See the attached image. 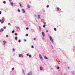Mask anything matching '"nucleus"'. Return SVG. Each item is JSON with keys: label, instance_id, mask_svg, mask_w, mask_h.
<instances>
[{"label": "nucleus", "instance_id": "nucleus-26", "mask_svg": "<svg viewBox=\"0 0 75 75\" xmlns=\"http://www.w3.org/2000/svg\"><path fill=\"white\" fill-rule=\"evenodd\" d=\"M14 32H15V31H14V30H13V31H12V33H14Z\"/></svg>", "mask_w": 75, "mask_h": 75}, {"label": "nucleus", "instance_id": "nucleus-24", "mask_svg": "<svg viewBox=\"0 0 75 75\" xmlns=\"http://www.w3.org/2000/svg\"><path fill=\"white\" fill-rule=\"evenodd\" d=\"M14 35H17V33H15Z\"/></svg>", "mask_w": 75, "mask_h": 75}, {"label": "nucleus", "instance_id": "nucleus-30", "mask_svg": "<svg viewBox=\"0 0 75 75\" xmlns=\"http://www.w3.org/2000/svg\"><path fill=\"white\" fill-rule=\"evenodd\" d=\"M28 34H26V35H25V36H26V37H27V36H28Z\"/></svg>", "mask_w": 75, "mask_h": 75}, {"label": "nucleus", "instance_id": "nucleus-33", "mask_svg": "<svg viewBox=\"0 0 75 75\" xmlns=\"http://www.w3.org/2000/svg\"><path fill=\"white\" fill-rule=\"evenodd\" d=\"M26 30H28L29 29V28H26Z\"/></svg>", "mask_w": 75, "mask_h": 75}, {"label": "nucleus", "instance_id": "nucleus-6", "mask_svg": "<svg viewBox=\"0 0 75 75\" xmlns=\"http://www.w3.org/2000/svg\"><path fill=\"white\" fill-rule=\"evenodd\" d=\"M4 45H6V43H7V42H6V41H4Z\"/></svg>", "mask_w": 75, "mask_h": 75}, {"label": "nucleus", "instance_id": "nucleus-14", "mask_svg": "<svg viewBox=\"0 0 75 75\" xmlns=\"http://www.w3.org/2000/svg\"><path fill=\"white\" fill-rule=\"evenodd\" d=\"M39 29L40 30V31H41V27H39Z\"/></svg>", "mask_w": 75, "mask_h": 75}, {"label": "nucleus", "instance_id": "nucleus-32", "mask_svg": "<svg viewBox=\"0 0 75 75\" xmlns=\"http://www.w3.org/2000/svg\"><path fill=\"white\" fill-rule=\"evenodd\" d=\"M14 68L13 67V68H12V70H14Z\"/></svg>", "mask_w": 75, "mask_h": 75}, {"label": "nucleus", "instance_id": "nucleus-50", "mask_svg": "<svg viewBox=\"0 0 75 75\" xmlns=\"http://www.w3.org/2000/svg\"><path fill=\"white\" fill-rule=\"evenodd\" d=\"M23 72H24V71H23Z\"/></svg>", "mask_w": 75, "mask_h": 75}, {"label": "nucleus", "instance_id": "nucleus-19", "mask_svg": "<svg viewBox=\"0 0 75 75\" xmlns=\"http://www.w3.org/2000/svg\"><path fill=\"white\" fill-rule=\"evenodd\" d=\"M29 58H31L32 57L31 55H29Z\"/></svg>", "mask_w": 75, "mask_h": 75}, {"label": "nucleus", "instance_id": "nucleus-10", "mask_svg": "<svg viewBox=\"0 0 75 75\" xmlns=\"http://www.w3.org/2000/svg\"><path fill=\"white\" fill-rule=\"evenodd\" d=\"M44 58L45 59H48L46 56Z\"/></svg>", "mask_w": 75, "mask_h": 75}, {"label": "nucleus", "instance_id": "nucleus-22", "mask_svg": "<svg viewBox=\"0 0 75 75\" xmlns=\"http://www.w3.org/2000/svg\"><path fill=\"white\" fill-rule=\"evenodd\" d=\"M28 7L29 8H30V6L28 5Z\"/></svg>", "mask_w": 75, "mask_h": 75}, {"label": "nucleus", "instance_id": "nucleus-9", "mask_svg": "<svg viewBox=\"0 0 75 75\" xmlns=\"http://www.w3.org/2000/svg\"><path fill=\"white\" fill-rule=\"evenodd\" d=\"M15 39L16 40H18V38L17 36L15 37Z\"/></svg>", "mask_w": 75, "mask_h": 75}, {"label": "nucleus", "instance_id": "nucleus-2", "mask_svg": "<svg viewBox=\"0 0 75 75\" xmlns=\"http://www.w3.org/2000/svg\"><path fill=\"white\" fill-rule=\"evenodd\" d=\"M0 22H1V24H3L4 22V20L3 19H2L1 20H0Z\"/></svg>", "mask_w": 75, "mask_h": 75}, {"label": "nucleus", "instance_id": "nucleus-3", "mask_svg": "<svg viewBox=\"0 0 75 75\" xmlns=\"http://www.w3.org/2000/svg\"><path fill=\"white\" fill-rule=\"evenodd\" d=\"M27 75H32V72L30 71V72H29V73H28L27 74Z\"/></svg>", "mask_w": 75, "mask_h": 75}, {"label": "nucleus", "instance_id": "nucleus-8", "mask_svg": "<svg viewBox=\"0 0 75 75\" xmlns=\"http://www.w3.org/2000/svg\"><path fill=\"white\" fill-rule=\"evenodd\" d=\"M40 70H41V71H42V67H40Z\"/></svg>", "mask_w": 75, "mask_h": 75}, {"label": "nucleus", "instance_id": "nucleus-18", "mask_svg": "<svg viewBox=\"0 0 75 75\" xmlns=\"http://www.w3.org/2000/svg\"><path fill=\"white\" fill-rule=\"evenodd\" d=\"M8 25H10V26L11 25V23H8Z\"/></svg>", "mask_w": 75, "mask_h": 75}, {"label": "nucleus", "instance_id": "nucleus-16", "mask_svg": "<svg viewBox=\"0 0 75 75\" xmlns=\"http://www.w3.org/2000/svg\"><path fill=\"white\" fill-rule=\"evenodd\" d=\"M3 3H4V4H6V2L5 1H3Z\"/></svg>", "mask_w": 75, "mask_h": 75}, {"label": "nucleus", "instance_id": "nucleus-52", "mask_svg": "<svg viewBox=\"0 0 75 75\" xmlns=\"http://www.w3.org/2000/svg\"><path fill=\"white\" fill-rule=\"evenodd\" d=\"M68 68H69V67H68Z\"/></svg>", "mask_w": 75, "mask_h": 75}, {"label": "nucleus", "instance_id": "nucleus-45", "mask_svg": "<svg viewBox=\"0 0 75 75\" xmlns=\"http://www.w3.org/2000/svg\"><path fill=\"white\" fill-rule=\"evenodd\" d=\"M59 62H61V61H59Z\"/></svg>", "mask_w": 75, "mask_h": 75}, {"label": "nucleus", "instance_id": "nucleus-4", "mask_svg": "<svg viewBox=\"0 0 75 75\" xmlns=\"http://www.w3.org/2000/svg\"><path fill=\"white\" fill-rule=\"evenodd\" d=\"M22 11H23V13H25V10H24V9H22Z\"/></svg>", "mask_w": 75, "mask_h": 75}, {"label": "nucleus", "instance_id": "nucleus-40", "mask_svg": "<svg viewBox=\"0 0 75 75\" xmlns=\"http://www.w3.org/2000/svg\"><path fill=\"white\" fill-rule=\"evenodd\" d=\"M46 33H47L48 32V30H46Z\"/></svg>", "mask_w": 75, "mask_h": 75}, {"label": "nucleus", "instance_id": "nucleus-34", "mask_svg": "<svg viewBox=\"0 0 75 75\" xmlns=\"http://www.w3.org/2000/svg\"><path fill=\"white\" fill-rule=\"evenodd\" d=\"M20 6L21 7V6H22V4H21V3H20Z\"/></svg>", "mask_w": 75, "mask_h": 75}, {"label": "nucleus", "instance_id": "nucleus-1", "mask_svg": "<svg viewBox=\"0 0 75 75\" xmlns=\"http://www.w3.org/2000/svg\"><path fill=\"white\" fill-rule=\"evenodd\" d=\"M49 38H50L51 41L52 42V43H54V40H53V39H52V37L50 36L49 37Z\"/></svg>", "mask_w": 75, "mask_h": 75}, {"label": "nucleus", "instance_id": "nucleus-39", "mask_svg": "<svg viewBox=\"0 0 75 75\" xmlns=\"http://www.w3.org/2000/svg\"><path fill=\"white\" fill-rule=\"evenodd\" d=\"M34 40H35H35H36V38H34Z\"/></svg>", "mask_w": 75, "mask_h": 75}, {"label": "nucleus", "instance_id": "nucleus-36", "mask_svg": "<svg viewBox=\"0 0 75 75\" xmlns=\"http://www.w3.org/2000/svg\"><path fill=\"white\" fill-rule=\"evenodd\" d=\"M26 55H27V56H29L28 53L27 54H26Z\"/></svg>", "mask_w": 75, "mask_h": 75}, {"label": "nucleus", "instance_id": "nucleus-12", "mask_svg": "<svg viewBox=\"0 0 75 75\" xmlns=\"http://www.w3.org/2000/svg\"><path fill=\"white\" fill-rule=\"evenodd\" d=\"M38 19H40V15H38Z\"/></svg>", "mask_w": 75, "mask_h": 75}, {"label": "nucleus", "instance_id": "nucleus-23", "mask_svg": "<svg viewBox=\"0 0 75 75\" xmlns=\"http://www.w3.org/2000/svg\"><path fill=\"white\" fill-rule=\"evenodd\" d=\"M21 42V40H19V42Z\"/></svg>", "mask_w": 75, "mask_h": 75}, {"label": "nucleus", "instance_id": "nucleus-11", "mask_svg": "<svg viewBox=\"0 0 75 75\" xmlns=\"http://www.w3.org/2000/svg\"><path fill=\"white\" fill-rule=\"evenodd\" d=\"M18 12L19 13H20L21 11L19 9V8H18Z\"/></svg>", "mask_w": 75, "mask_h": 75}, {"label": "nucleus", "instance_id": "nucleus-20", "mask_svg": "<svg viewBox=\"0 0 75 75\" xmlns=\"http://www.w3.org/2000/svg\"><path fill=\"white\" fill-rule=\"evenodd\" d=\"M54 31H57V29L55 28H54Z\"/></svg>", "mask_w": 75, "mask_h": 75}, {"label": "nucleus", "instance_id": "nucleus-21", "mask_svg": "<svg viewBox=\"0 0 75 75\" xmlns=\"http://www.w3.org/2000/svg\"><path fill=\"white\" fill-rule=\"evenodd\" d=\"M34 46H33V45H32V46H31V48H34Z\"/></svg>", "mask_w": 75, "mask_h": 75}, {"label": "nucleus", "instance_id": "nucleus-13", "mask_svg": "<svg viewBox=\"0 0 75 75\" xmlns=\"http://www.w3.org/2000/svg\"><path fill=\"white\" fill-rule=\"evenodd\" d=\"M11 5L12 6H14V4L13 3H11Z\"/></svg>", "mask_w": 75, "mask_h": 75}, {"label": "nucleus", "instance_id": "nucleus-28", "mask_svg": "<svg viewBox=\"0 0 75 75\" xmlns=\"http://www.w3.org/2000/svg\"><path fill=\"white\" fill-rule=\"evenodd\" d=\"M57 69H59V67H57Z\"/></svg>", "mask_w": 75, "mask_h": 75}, {"label": "nucleus", "instance_id": "nucleus-44", "mask_svg": "<svg viewBox=\"0 0 75 75\" xmlns=\"http://www.w3.org/2000/svg\"><path fill=\"white\" fill-rule=\"evenodd\" d=\"M1 14V11H0V14Z\"/></svg>", "mask_w": 75, "mask_h": 75}, {"label": "nucleus", "instance_id": "nucleus-25", "mask_svg": "<svg viewBox=\"0 0 75 75\" xmlns=\"http://www.w3.org/2000/svg\"><path fill=\"white\" fill-rule=\"evenodd\" d=\"M45 26H46V25H43V27L44 28H45Z\"/></svg>", "mask_w": 75, "mask_h": 75}, {"label": "nucleus", "instance_id": "nucleus-5", "mask_svg": "<svg viewBox=\"0 0 75 75\" xmlns=\"http://www.w3.org/2000/svg\"><path fill=\"white\" fill-rule=\"evenodd\" d=\"M4 31V29L3 28H2L0 30V32H3Z\"/></svg>", "mask_w": 75, "mask_h": 75}, {"label": "nucleus", "instance_id": "nucleus-38", "mask_svg": "<svg viewBox=\"0 0 75 75\" xmlns=\"http://www.w3.org/2000/svg\"><path fill=\"white\" fill-rule=\"evenodd\" d=\"M24 41H25V42H26V41H27V40L25 39L24 40Z\"/></svg>", "mask_w": 75, "mask_h": 75}, {"label": "nucleus", "instance_id": "nucleus-46", "mask_svg": "<svg viewBox=\"0 0 75 75\" xmlns=\"http://www.w3.org/2000/svg\"><path fill=\"white\" fill-rule=\"evenodd\" d=\"M51 46L52 47V49H53V47H52V45Z\"/></svg>", "mask_w": 75, "mask_h": 75}, {"label": "nucleus", "instance_id": "nucleus-7", "mask_svg": "<svg viewBox=\"0 0 75 75\" xmlns=\"http://www.w3.org/2000/svg\"><path fill=\"white\" fill-rule=\"evenodd\" d=\"M42 36H43V37H45V35H44V32H42Z\"/></svg>", "mask_w": 75, "mask_h": 75}, {"label": "nucleus", "instance_id": "nucleus-35", "mask_svg": "<svg viewBox=\"0 0 75 75\" xmlns=\"http://www.w3.org/2000/svg\"><path fill=\"white\" fill-rule=\"evenodd\" d=\"M50 7V6L49 5H47V8H48Z\"/></svg>", "mask_w": 75, "mask_h": 75}, {"label": "nucleus", "instance_id": "nucleus-17", "mask_svg": "<svg viewBox=\"0 0 75 75\" xmlns=\"http://www.w3.org/2000/svg\"><path fill=\"white\" fill-rule=\"evenodd\" d=\"M40 57V58L41 59H42V60H43V58H42V56Z\"/></svg>", "mask_w": 75, "mask_h": 75}, {"label": "nucleus", "instance_id": "nucleus-27", "mask_svg": "<svg viewBox=\"0 0 75 75\" xmlns=\"http://www.w3.org/2000/svg\"><path fill=\"white\" fill-rule=\"evenodd\" d=\"M13 52H14V51H15V49H14V48H13Z\"/></svg>", "mask_w": 75, "mask_h": 75}, {"label": "nucleus", "instance_id": "nucleus-31", "mask_svg": "<svg viewBox=\"0 0 75 75\" xmlns=\"http://www.w3.org/2000/svg\"><path fill=\"white\" fill-rule=\"evenodd\" d=\"M4 29H6V26H4Z\"/></svg>", "mask_w": 75, "mask_h": 75}, {"label": "nucleus", "instance_id": "nucleus-48", "mask_svg": "<svg viewBox=\"0 0 75 75\" xmlns=\"http://www.w3.org/2000/svg\"><path fill=\"white\" fill-rule=\"evenodd\" d=\"M9 0V1H11V0Z\"/></svg>", "mask_w": 75, "mask_h": 75}, {"label": "nucleus", "instance_id": "nucleus-51", "mask_svg": "<svg viewBox=\"0 0 75 75\" xmlns=\"http://www.w3.org/2000/svg\"><path fill=\"white\" fill-rule=\"evenodd\" d=\"M22 56V57H23V56Z\"/></svg>", "mask_w": 75, "mask_h": 75}, {"label": "nucleus", "instance_id": "nucleus-47", "mask_svg": "<svg viewBox=\"0 0 75 75\" xmlns=\"http://www.w3.org/2000/svg\"><path fill=\"white\" fill-rule=\"evenodd\" d=\"M43 40H44V38H43Z\"/></svg>", "mask_w": 75, "mask_h": 75}, {"label": "nucleus", "instance_id": "nucleus-49", "mask_svg": "<svg viewBox=\"0 0 75 75\" xmlns=\"http://www.w3.org/2000/svg\"><path fill=\"white\" fill-rule=\"evenodd\" d=\"M1 10H3V9H1Z\"/></svg>", "mask_w": 75, "mask_h": 75}, {"label": "nucleus", "instance_id": "nucleus-41", "mask_svg": "<svg viewBox=\"0 0 75 75\" xmlns=\"http://www.w3.org/2000/svg\"><path fill=\"white\" fill-rule=\"evenodd\" d=\"M39 57H41V55L40 54H39Z\"/></svg>", "mask_w": 75, "mask_h": 75}, {"label": "nucleus", "instance_id": "nucleus-15", "mask_svg": "<svg viewBox=\"0 0 75 75\" xmlns=\"http://www.w3.org/2000/svg\"><path fill=\"white\" fill-rule=\"evenodd\" d=\"M22 54H19V57H21L22 56Z\"/></svg>", "mask_w": 75, "mask_h": 75}, {"label": "nucleus", "instance_id": "nucleus-43", "mask_svg": "<svg viewBox=\"0 0 75 75\" xmlns=\"http://www.w3.org/2000/svg\"><path fill=\"white\" fill-rule=\"evenodd\" d=\"M44 24H45H45H46V22L44 23Z\"/></svg>", "mask_w": 75, "mask_h": 75}, {"label": "nucleus", "instance_id": "nucleus-42", "mask_svg": "<svg viewBox=\"0 0 75 75\" xmlns=\"http://www.w3.org/2000/svg\"><path fill=\"white\" fill-rule=\"evenodd\" d=\"M57 10H59V8H57Z\"/></svg>", "mask_w": 75, "mask_h": 75}, {"label": "nucleus", "instance_id": "nucleus-37", "mask_svg": "<svg viewBox=\"0 0 75 75\" xmlns=\"http://www.w3.org/2000/svg\"><path fill=\"white\" fill-rule=\"evenodd\" d=\"M16 28L18 29V28H19V27H16Z\"/></svg>", "mask_w": 75, "mask_h": 75}, {"label": "nucleus", "instance_id": "nucleus-29", "mask_svg": "<svg viewBox=\"0 0 75 75\" xmlns=\"http://www.w3.org/2000/svg\"><path fill=\"white\" fill-rule=\"evenodd\" d=\"M6 37L7 38H8V35H6Z\"/></svg>", "mask_w": 75, "mask_h": 75}]
</instances>
